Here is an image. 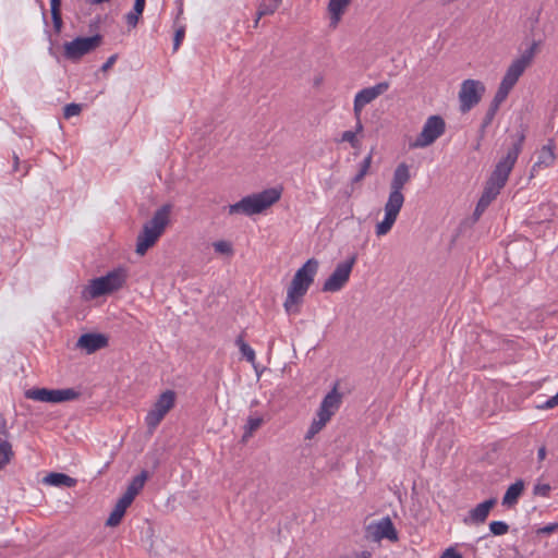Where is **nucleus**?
<instances>
[{"mask_svg":"<svg viewBox=\"0 0 558 558\" xmlns=\"http://www.w3.org/2000/svg\"><path fill=\"white\" fill-rule=\"evenodd\" d=\"M410 180V167L405 162L399 163L390 182V192L384 208L385 218L376 225L377 236L386 235L393 227L404 203L402 190Z\"/></svg>","mask_w":558,"mask_h":558,"instance_id":"f257e3e1","label":"nucleus"},{"mask_svg":"<svg viewBox=\"0 0 558 558\" xmlns=\"http://www.w3.org/2000/svg\"><path fill=\"white\" fill-rule=\"evenodd\" d=\"M171 211L172 205L165 204L159 207L154 213L153 217L143 225L141 232L136 238V254L144 256L147 251L157 243L170 223Z\"/></svg>","mask_w":558,"mask_h":558,"instance_id":"f03ea898","label":"nucleus"},{"mask_svg":"<svg viewBox=\"0 0 558 558\" xmlns=\"http://www.w3.org/2000/svg\"><path fill=\"white\" fill-rule=\"evenodd\" d=\"M539 41H533L532 45L525 49L521 56L514 59L508 66L499 87L492 100L493 104L500 107L507 99L509 93L514 87L520 76L532 64L534 57L538 51Z\"/></svg>","mask_w":558,"mask_h":558,"instance_id":"7ed1b4c3","label":"nucleus"},{"mask_svg":"<svg viewBox=\"0 0 558 558\" xmlns=\"http://www.w3.org/2000/svg\"><path fill=\"white\" fill-rule=\"evenodd\" d=\"M319 263L316 258H310L300 269L296 270L287 292L284 308L287 313H298V305L302 302L314 278L317 274Z\"/></svg>","mask_w":558,"mask_h":558,"instance_id":"20e7f679","label":"nucleus"},{"mask_svg":"<svg viewBox=\"0 0 558 558\" xmlns=\"http://www.w3.org/2000/svg\"><path fill=\"white\" fill-rule=\"evenodd\" d=\"M281 197V191L271 187L264 190L259 193L247 195L239 202L228 206L229 215L243 214L245 216H253L260 214L271 207Z\"/></svg>","mask_w":558,"mask_h":558,"instance_id":"39448f33","label":"nucleus"},{"mask_svg":"<svg viewBox=\"0 0 558 558\" xmlns=\"http://www.w3.org/2000/svg\"><path fill=\"white\" fill-rule=\"evenodd\" d=\"M126 278L128 272L124 268H116L106 276L90 280L89 284L83 291V296L86 299H96L101 295L110 294L121 289Z\"/></svg>","mask_w":558,"mask_h":558,"instance_id":"423d86ee","label":"nucleus"},{"mask_svg":"<svg viewBox=\"0 0 558 558\" xmlns=\"http://www.w3.org/2000/svg\"><path fill=\"white\" fill-rule=\"evenodd\" d=\"M524 140L525 135L520 133L515 142L508 149L507 155L497 162L494 171L487 180L490 182V184H495L501 189L506 185L509 174L511 173L517 159L522 151Z\"/></svg>","mask_w":558,"mask_h":558,"instance_id":"0eeeda50","label":"nucleus"},{"mask_svg":"<svg viewBox=\"0 0 558 558\" xmlns=\"http://www.w3.org/2000/svg\"><path fill=\"white\" fill-rule=\"evenodd\" d=\"M446 132V122L440 116H430L425 121L421 133L416 136L411 148H425L434 144Z\"/></svg>","mask_w":558,"mask_h":558,"instance_id":"6e6552de","label":"nucleus"},{"mask_svg":"<svg viewBox=\"0 0 558 558\" xmlns=\"http://www.w3.org/2000/svg\"><path fill=\"white\" fill-rule=\"evenodd\" d=\"M81 393L74 388L65 389H48V388H33L25 391V397L31 400L61 403L66 401L76 400Z\"/></svg>","mask_w":558,"mask_h":558,"instance_id":"1a4fd4ad","label":"nucleus"},{"mask_svg":"<svg viewBox=\"0 0 558 558\" xmlns=\"http://www.w3.org/2000/svg\"><path fill=\"white\" fill-rule=\"evenodd\" d=\"M174 391L166 390L159 396V398L156 400L153 408L148 411L145 417V423L147 425L149 433H153L157 428V426L163 420L166 414L174 407Z\"/></svg>","mask_w":558,"mask_h":558,"instance_id":"9d476101","label":"nucleus"},{"mask_svg":"<svg viewBox=\"0 0 558 558\" xmlns=\"http://www.w3.org/2000/svg\"><path fill=\"white\" fill-rule=\"evenodd\" d=\"M484 93L485 85L481 81L464 80L459 90L460 111L462 113L469 112L482 100Z\"/></svg>","mask_w":558,"mask_h":558,"instance_id":"9b49d317","label":"nucleus"},{"mask_svg":"<svg viewBox=\"0 0 558 558\" xmlns=\"http://www.w3.org/2000/svg\"><path fill=\"white\" fill-rule=\"evenodd\" d=\"M356 254L351 255L347 260L339 263L331 275L323 284L324 292H338L349 281L352 269L356 263Z\"/></svg>","mask_w":558,"mask_h":558,"instance_id":"f8f14e48","label":"nucleus"},{"mask_svg":"<svg viewBox=\"0 0 558 558\" xmlns=\"http://www.w3.org/2000/svg\"><path fill=\"white\" fill-rule=\"evenodd\" d=\"M102 36L96 34L90 37H77L64 44V57L71 61H78L83 56L89 53L100 46Z\"/></svg>","mask_w":558,"mask_h":558,"instance_id":"ddd939ff","label":"nucleus"},{"mask_svg":"<svg viewBox=\"0 0 558 558\" xmlns=\"http://www.w3.org/2000/svg\"><path fill=\"white\" fill-rule=\"evenodd\" d=\"M389 88L388 82H380L372 87L363 88L354 97L353 111L354 117L361 116L363 108L383 95Z\"/></svg>","mask_w":558,"mask_h":558,"instance_id":"4468645a","label":"nucleus"},{"mask_svg":"<svg viewBox=\"0 0 558 558\" xmlns=\"http://www.w3.org/2000/svg\"><path fill=\"white\" fill-rule=\"evenodd\" d=\"M108 345V338L102 333L87 332L83 333L75 344L77 349L85 351L87 354H92L100 349Z\"/></svg>","mask_w":558,"mask_h":558,"instance_id":"2eb2a0df","label":"nucleus"},{"mask_svg":"<svg viewBox=\"0 0 558 558\" xmlns=\"http://www.w3.org/2000/svg\"><path fill=\"white\" fill-rule=\"evenodd\" d=\"M368 530L372 531V535L375 539L386 538L390 542H397L399 539L398 532L389 517H385L377 523L369 525Z\"/></svg>","mask_w":558,"mask_h":558,"instance_id":"dca6fc26","label":"nucleus"},{"mask_svg":"<svg viewBox=\"0 0 558 558\" xmlns=\"http://www.w3.org/2000/svg\"><path fill=\"white\" fill-rule=\"evenodd\" d=\"M497 500L496 498L487 499L478 504L475 508L469 511V515L464 518L465 524H482L486 521L489 511L494 508Z\"/></svg>","mask_w":558,"mask_h":558,"instance_id":"f3484780","label":"nucleus"},{"mask_svg":"<svg viewBox=\"0 0 558 558\" xmlns=\"http://www.w3.org/2000/svg\"><path fill=\"white\" fill-rule=\"evenodd\" d=\"M0 434L4 436L2 438L0 436V470H2L4 466H7L11 460L14 457V451L12 449V445L10 441L7 440L8 437V430H7V424L3 420L0 426Z\"/></svg>","mask_w":558,"mask_h":558,"instance_id":"a211bd4d","label":"nucleus"},{"mask_svg":"<svg viewBox=\"0 0 558 558\" xmlns=\"http://www.w3.org/2000/svg\"><path fill=\"white\" fill-rule=\"evenodd\" d=\"M556 159V155L554 153V145L548 143L544 145L539 153L537 161L532 167V173L537 171L538 169L548 168L554 165Z\"/></svg>","mask_w":558,"mask_h":558,"instance_id":"6ab92c4d","label":"nucleus"},{"mask_svg":"<svg viewBox=\"0 0 558 558\" xmlns=\"http://www.w3.org/2000/svg\"><path fill=\"white\" fill-rule=\"evenodd\" d=\"M149 474L143 470L138 475L132 478L128 485L125 493L122 495L124 498L133 502L138 493L143 489L145 482L148 480Z\"/></svg>","mask_w":558,"mask_h":558,"instance_id":"aec40b11","label":"nucleus"},{"mask_svg":"<svg viewBox=\"0 0 558 558\" xmlns=\"http://www.w3.org/2000/svg\"><path fill=\"white\" fill-rule=\"evenodd\" d=\"M131 504L132 502L124 498L123 496L119 498L113 510L111 511L109 518L106 521V525L111 527L119 525L122 518L124 517L126 509L131 506Z\"/></svg>","mask_w":558,"mask_h":558,"instance_id":"412c9836","label":"nucleus"},{"mask_svg":"<svg viewBox=\"0 0 558 558\" xmlns=\"http://www.w3.org/2000/svg\"><path fill=\"white\" fill-rule=\"evenodd\" d=\"M523 490H524V482L522 480H518L515 483L510 485L508 487V489L506 490L504 498H502V505L508 508L517 505Z\"/></svg>","mask_w":558,"mask_h":558,"instance_id":"4be33fe9","label":"nucleus"},{"mask_svg":"<svg viewBox=\"0 0 558 558\" xmlns=\"http://www.w3.org/2000/svg\"><path fill=\"white\" fill-rule=\"evenodd\" d=\"M351 3V0H330L328 3V11L330 13L332 27H336L341 20L347 7Z\"/></svg>","mask_w":558,"mask_h":558,"instance_id":"5701e85b","label":"nucleus"},{"mask_svg":"<svg viewBox=\"0 0 558 558\" xmlns=\"http://www.w3.org/2000/svg\"><path fill=\"white\" fill-rule=\"evenodd\" d=\"M43 483L58 487H73L76 484V480L64 473L52 472L43 478Z\"/></svg>","mask_w":558,"mask_h":558,"instance_id":"b1692460","label":"nucleus"},{"mask_svg":"<svg viewBox=\"0 0 558 558\" xmlns=\"http://www.w3.org/2000/svg\"><path fill=\"white\" fill-rule=\"evenodd\" d=\"M341 404V395L335 386L323 399L320 407L329 411L332 415L337 412Z\"/></svg>","mask_w":558,"mask_h":558,"instance_id":"393cba45","label":"nucleus"},{"mask_svg":"<svg viewBox=\"0 0 558 558\" xmlns=\"http://www.w3.org/2000/svg\"><path fill=\"white\" fill-rule=\"evenodd\" d=\"M50 11L54 31L60 33L63 24L61 17V0H50Z\"/></svg>","mask_w":558,"mask_h":558,"instance_id":"a878e982","label":"nucleus"},{"mask_svg":"<svg viewBox=\"0 0 558 558\" xmlns=\"http://www.w3.org/2000/svg\"><path fill=\"white\" fill-rule=\"evenodd\" d=\"M501 187L490 184V182L487 181L480 201L485 202V204L489 206V204L498 196Z\"/></svg>","mask_w":558,"mask_h":558,"instance_id":"bb28decb","label":"nucleus"},{"mask_svg":"<svg viewBox=\"0 0 558 558\" xmlns=\"http://www.w3.org/2000/svg\"><path fill=\"white\" fill-rule=\"evenodd\" d=\"M281 3V0H268V1H264L259 4L258 7V19H262L263 16H266V15H271L274 14L277 9L279 8Z\"/></svg>","mask_w":558,"mask_h":558,"instance_id":"cd10ccee","label":"nucleus"},{"mask_svg":"<svg viewBox=\"0 0 558 558\" xmlns=\"http://www.w3.org/2000/svg\"><path fill=\"white\" fill-rule=\"evenodd\" d=\"M372 153H369L363 161L360 163L359 172L352 178V183L361 182L365 175L368 173L371 165H372Z\"/></svg>","mask_w":558,"mask_h":558,"instance_id":"c85d7f7f","label":"nucleus"},{"mask_svg":"<svg viewBox=\"0 0 558 558\" xmlns=\"http://www.w3.org/2000/svg\"><path fill=\"white\" fill-rule=\"evenodd\" d=\"M235 344L239 347L240 352L248 362L253 363L255 361V351L244 341L243 335H240L236 338Z\"/></svg>","mask_w":558,"mask_h":558,"instance_id":"c756f323","label":"nucleus"},{"mask_svg":"<svg viewBox=\"0 0 558 558\" xmlns=\"http://www.w3.org/2000/svg\"><path fill=\"white\" fill-rule=\"evenodd\" d=\"M263 423V418L262 417H252L250 416L248 420H247V423H246V430H245V434L243 436V439H245L246 437L251 436L256 429H258L260 427Z\"/></svg>","mask_w":558,"mask_h":558,"instance_id":"7c9ffc66","label":"nucleus"},{"mask_svg":"<svg viewBox=\"0 0 558 558\" xmlns=\"http://www.w3.org/2000/svg\"><path fill=\"white\" fill-rule=\"evenodd\" d=\"M216 253L223 255H231L233 253L232 244L228 241L221 240L213 243Z\"/></svg>","mask_w":558,"mask_h":558,"instance_id":"2f4dec72","label":"nucleus"},{"mask_svg":"<svg viewBox=\"0 0 558 558\" xmlns=\"http://www.w3.org/2000/svg\"><path fill=\"white\" fill-rule=\"evenodd\" d=\"M489 530L494 535H505L509 531V525L504 521H493L489 523Z\"/></svg>","mask_w":558,"mask_h":558,"instance_id":"473e14b6","label":"nucleus"},{"mask_svg":"<svg viewBox=\"0 0 558 558\" xmlns=\"http://www.w3.org/2000/svg\"><path fill=\"white\" fill-rule=\"evenodd\" d=\"M499 110V107L495 104L490 102L489 108L487 109L485 117L482 121V130H485L488 125L492 124L497 111Z\"/></svg>","mask_w":558,"mask_h":558,"instance_id":"72a5a7b5","label":"nucleus"},{"mask_svg":"<svg viewBox=\"0 0 558 558\" xmlns=\"http://www.w3.org/2000/svg\"><path fill=\"white\" fill-rule=\"evenodd\" d=\"M325 423L324 422H320L319 418H314L306 435H305V439H312L316 434H318L324 427H325Z\"/></svg>","mask_w":558,"mask_h":558,"instance_id":"f704fd0d","label":"nucleus"},{"mask_svg":"<svg viewBox=\"0 0 558 558\" xmlns=\"http://www.w3.org/2000/svg\"><path fill=\"white\" fill-rule=\"evenodd\" d=\"M82 111V106L78 104H68L63 109V117L70 119L74 116H78Z\"/></svg>","mask_w":558,"mask_h":558,"instance_id":"c9c22d12","label":"nucleus"},{"mask_svg":"<svg viewBox=\"0 0 558 558\" xmlns=\"http://www.w3.org/2000/svg\"><path fill=\"white\" fill-rule=\"evenodd\" d=\"M340 141L348 142L353 148H356L360 146V142L356 138L355 132H353V131L343 132Z\"/></svg>","mask_w":558,"mask_h":558,"instance_id":"e433bc0d","label":"nucleus"},{"mask_svg":"<svg viewBox=\"0 0 558 558\" xmlns=\"http://www.w3.org/2000/svg\"><path fill=\"white\" fill-rule=\"evenodd\" d=\"M550 492V486L548 484H536L533 489V494L535 496L547 497Z\"/></svg>","mask_w":558,"mask_h":558,"instance_id":"4c0bfd02","label":"nucleus"},{"mask_svg":"<svg viewBox=\"0 0 558 558\" xmlns=\"http://www.w3.org/2000/svg\"><path fill=\"white\" fill-rule=\"evenodd\" d=\"M142 14H137L136 12L134 11H131L129 12L126 15H125V21H126V24L130 26V27H135L138 23V20H140V16Z\"/></svg>","mask_w":558,"mask_h":558,"instance_id":"58836bf2","label":"nucleus"},{"mask_svg":"<svg viewBox=\"0 0 558 558\" xmlns=\"http://www.w3.org/2000/svg\"><path fill=\"white\" fill-rule=\"evenodd\" d=\"M185 35V31L183 27L175 31L174 38H173V49L177 50L179 46L181 45V41L183 40Z\"/></svg>","mask_w":558,"mask_h":558,"instance_id":"ea45409f","label":"nucleus"},{"mask_svg":"<svg viewBox=\"0 0 558 558\" xmlns=\"http://www.w3.org/2000/svg\"><path fill=\"white\" fill-rule=\"evenodd\" d=\"M331 417H332V414L319 405V409L317 411V418H319L320 422H324L325 424H327Z\"/></svg>","mask_w":558,"mask_h":558,"instance_id":"a19ab883","label":"nucleus"},{"mask_svg":"<svg viewBox=\"0 0 558 558\" xmlns=\"http://www.w3.org/2000/svg\"><path fill=\"white\" fill-rule=\"evenodd\" d=\"M487 207H488V205H487V204H485V202H481V201L478 199L477 205H476V207H475V210H474V213H473V218H474V220H478V219H480V217L482 216V214L485 211V209H486Z\"/></svg>","mask_w":558,"mask_h":558,"instance_id":"79ce46f5","label":"nucleus"},{"mask_svg":"<svg viewBox=\"0 0 558 558\" xmlns=\"http://www.w3.org/2000/svg\"><path fill=\"white\" fill-rule=\"evenodd\" d=\"M558 531V523H550L537 530V534H551Z\"/></svg>","mask_w":558,"mask_h":558,"instance_id":"37998d69","label":"nucleus"},{"mask_svg":"<svg viewBox=\"0 0 558 558\" xmlns=\"http://www.w3.org/2000/svg\"><path fill=\"white\" fill-rule=\"evenodd\" d=\"M440 558H462V555L459 554L453 547L447 548Z\"/></svg>","mask_w":558,"mask_h":558,"instance_id":"c03bdc74","label":"nucleus"},{"mask_svg":"<svg viewBox=\"0 0 558 558\" xmlns=\"http://www.w3.org/2000/svg\"><path fill=\"white\" fill-rule=\"evenodd\" d=\"M556 405H558V392L554 397H550L541 408L551 409Z\"/></svg>","mask_w":558,"mask_h":558,"instance_id":"a18cd8bd","label":"nucleus"},{"mask_svg":"<svg viewBox=\"0 0 558 558\" xmlns=\"http://www.w3.org/2000/svg\"><path fill=\"white\" fill-rule=\"evenodd\" d=\"M117 58V54H112L111 57H109L108 60L102 64L101 71H108L114 64Z\"/></svg>","mask_w":558,"mask_h":558,"instance_id":"49530a36","label":"nucleus"},{"mask_svg":"<svg viewBox=\"0 0 558 558\" xmlns=\"http://www.w3.org/2000/svg\"><path fill=\"white\" fill-rule=\"evenodd\" d=\"M145 8V0H135L133 11L137 14H142Z\"/></svg>","mask_w":558,"mask_h":558,"instance_id":"de8ad7c7","label":"nucleus"},{"mask_svg":"<svg viewBox=\"0 0 558 558\" xmlns=\"http://www.w3.org/2000/svg\"><path fill=\"white\" fill-rule=\"evenodd\" d=\"M352 558H372V554L367 550H363L361 553H356Z\"/></svg>","mask_w":558,"mask_h":558,"instance_id":"09e8293b","label":"nucleus"},{"mask_svg":"<svg viewBox=\"0 0 558 558\" xmlns=\"http://www.w3.org/2000/svg\"><path fill=\"white\" fill-rule=\"evenodd\" d=\"M356 119V125H355V135L357 133H361L363 131V124H362V121H361V116H359V118H355Z\"/></svg>","mask_w":558,"mask_h":558,"instance_id":"8fccbe9b","label":"nucleus"},{"mask_svg":"<svg viewBox=\"0 0 558 558\" xmlns=\"http://www.w3.org/2000/svg\"><path fill=\"white\" fill-rule=\"evenodd\" d=\"M537 458L539 461H543L546 458V448L544 446L538 449Z\"/></svg>","mask_w":558,"mask_h":558,"instance_id":"3c124183","label":"nucleus"},{"mask_svg":"<svg viewBox=\"0 0 558 558\" xmlns=\"http://www.w3.org/2000/svg\"><path fill=\"white\" fill-rule=\"evenodd\" d=\"M13 160H14V170H17L19 162H20V159H19L17 155H14Z\"/></svg>","mask_w":558,"mask_h":558,"instance_id":"603ef678","label":"nucleus"},{"mask_svg":"<svg viewBox=\"0 0 558 558\" xmlns=\"http://www.w3.org/2000/svg\"><path fill=\"white\" fill-rule=\"evenodd\" d=\"M256 15H258V13ZM259 20L260 19H258V16H256V20L254 21V27L258 26Z\"/></svg>","mask_w":558,"mask_h":558,"instance_id":"864d4df0","label":"nucleus"},{"mask_svg":"<svg viewBox=\"0 0 558 558\" xmlns=\"http://www.w3.org/2000/svg\"><path fill=\"white\" fill-rule=\"evenodd\" d=\"M340 558H352V557H340Z\"/></svg>","mask_w":558,"mask_h":558,"instance_id":"5fc2aeb1","label":"nucleus"}]
</instances>
